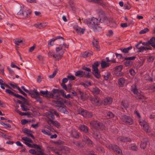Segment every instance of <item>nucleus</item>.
I'll use <instances>...</instances> for the list:
<instances>
[{
  "mask_svg": "<svg viewBox=\"0 0 155 155\" xmlns=\"http://www.w3.org/2000/svg\"><path fill=\"white\" fill-rule=\"evenodd\" d=\"M112 102V99L111 97H107L104 99V105H107L111 104Z\"/></svg>",
  "mask_w": 155,
  "mask_h": 155,
  "instance_id": "obj_19",
  "label": "nucleus"
},
{
  "mask_svg": "<svg viewBox=\"0 0 155 155\" xmlns=\"http://www.w3.org/2000/svg\"><path fill=\"white\" fill-rule=\"evenodd\" d=\"M91 125L95 128H100L102 130L105 129V126L101 123L96 121H93L90 123Z\"/></svg>",
  "mask_w": 155,
  "mask_h": 155,
  "instance_id": "obj_8",
  "label": "nucleus"
},
{
  "mask_svg": "<svg viewBox=\"0 0 155 155\" xmlns=\"http://www.w3.org/2000/svg\"><path fill=\"white\" fill-rule=\"evenodd\" d=\"M149 50H152L151 48L141 46L137 48V52H143L144 51H146Z\"/></svg>",
  "mask_w": 155,
  "mask_h": 155,
  "instance_id": "obj_16",
  "label": "nucleus"
},
{
  "mask_svg": "<svg viewBox=\"0 0 155 155\" xmlns=\"http://www.w3.org/2000/svg\"><path fill=\"white\" fill-rule=\"evenodd\" d=\"M115 54L116 57L118 58V59H121L122 57V55L121 54L116 53H115Z\"/></svg>",
  "mask_w": 155,
  "mask_h": 155,
  "instance_id": "obj_64",
  "label": "nucleus"
},
{
  "mask_svg": "<svg viewBox=\"0 0 155 155\" xmlns=\"http://www.w3.org/2000/svg\"><path fill=\"white\" fill-rule=\"evenodd\" d=\"M129 73L132 76H134L135 74V71L133 69H130L129 71Z\"/></svg>",
  "mask_w": 155,
  "mask_h": 155,
  "instance_id": "obj_62",
  "label": "nucleus"
},
{
  "mask_svg": "<svg viewBox=\"0 0 155 155\" xmlns=\"http://www.w3.org/2000/svg\"><path fill=\"white\" fill-rule=\"evenodd\" d=\"M147 139H143L141 141L140 144V147L141 148L144 149L146 147Z\"/></svg>",
  "mask_w": 155,
  "mask_h": 155,
  "instance_id": "obj_26",
  "label": "nucleus"
},
{
  "mask_svg": "<svg viewBox=\"0 0 155 155\" xmlns=\"http://www.w3.org/2000/svg\"><path fill=\"white\" fill-rule=\"evenodd\" d=\"M23 131L24 133L28 136L31 137L33 139H34L35 137L31 134V131L26 128H24Z\"/></svg>",
  "mask_w": 155,
  "mask_h": 155,
  "instance_id": "obj_18",
  "label": "nucleus"
},
{
  "mask_svg": "<svg viewBox=\"0 0 155 155\" xmlns=\"http://www.w3.org/2000/svg\"><path fill=\"white\" fill-rule=\"evenodd\" d=\"M85 74L82 71H78L75 73V75L79 77H82Z\"/></svg>",
  "mask_w": 155,
  "mask_h": 155,
  "instance_id": "obj_28",
  "label": "nucleus"
},
{
  "mask_svg": "<svg viewBox=\"0 0 155 155\" xmlns=\"http://www.w3.org/2000/svg\"><path fill=\"white\" fill-rule=\"evenodd\" d=\"M132 48V46H129L124 49H120V50L123 53H127Z\"/></svg>",
  "mask_w": 155,
  "mask_h": 155,
  "instance_id": "obj_34",
  "label": "nucleus"
},
{
  "mask_svg": "<svg viewBox=\"0 0 155 155\" xmlns=\"http://www.w3.org/2000/svg\"><path fill=\"white\" fill-rule=\"evenodd\" d=\"M28 120L26 119H23L21 120V124L22 125H25L28 122Z\"/></svg>",
  "mask_w": 155,
  "mask_h": 155,
  "instance_id": "obj_63",
  "label": "nucleus"
},
{
  "mask_svg": "<svg viewBox=\"0 0 155 155\" xmlns=\"http://www.w3.org/2000/svg\"><path fill=\"white\" fill-rule=\"evenodd\" d=\"M83 140L88 145L92 144L91 141L86 136H84Z\"/></svg>",
  "mask_w": 155,
  "mask_h": 155,
  "instance_id": "obj_24",
  "label": "nucleus"
},
{
  "mask_svg": "<svg viewBox=\"0 0 155 155\" xmlns=\"http://www.w3.org/2000/svg\"><path fill=\"white\" fill-rule=\"evenodd\" d=\"M132 64V61H127L124 62V64L126 66H128L131 65Z\"/></svg>",
  "mask_w": 155,
  "mask_h": 155,
  "instance_id": "obj_55",
  "label": "nucleus"
},
{
  "mask_svg": "<svg viewBox=\"0 0 155 155\" xmlns=\"http://www.w3.org/2000/svg\"><path fill=\"white\" fill-rule=\"evenodd\" d=\"M125 82V79L123 78H121L119 79L118 84L120 87H123Z\"/></svg>",
  "mask_w": 155,
  "mask_h": 155,
  "instance_id": "obj_31",
  "label": "nucleus"
},
{
  "mask_svg": "<svg viewBox=\"0 0 155 155\" xmlns=\"http://www.w3.org/2000/svg\"><path fill=\"white\" fill-rule=\"evenodd\" d=\"M21 109L24 111H27L29 110V109L28 107L24 104H22L21 105Z\"/></svg>",
  "mask_w": 155,
  "mask_h": 155,
  "instance_id": "obj_36",
  "label": "nucleus"
},
{
  "mask_svg": "<svg viewBox=\"0 0 155 155\" xmlns=\"http://www.w3.org/2000/svg\"><path fill=\"white\" fill-rule=\"evenodd\" d=\"M64 103L65 104L69 106H71V104L69 101L65 100H64Z\"/></svg>",
  "mask_w": 155,
  "mask_h": 155,
  "instance_id": "obj_56",
  "label": "nucleus"
},
{
  "mask_svg": "<svg viewBox=\"0 0 155 155\" xmlns=\"http://www.w3.org/2000/svg\"><path fill=\"white\" fill-rule=\"evenodd\" d=\"M148 89L153 91H155V85H152L149 86Z\"/></svg>",
  "mask_w": 155,
  "mask_h": 155,
  "instance_id": "obj_48",
  "label": "nucleus"
},
{
  "mask_svg": "<svg viewBox=\"0 0 155 155\" xmlns=\"http://www.w3.org/2000/svg\"><path fill=\"white\" fill-rule=\"evenodd\" d=\"M58 110L60 112H61L62 110L63 109V108H64V107L62 106H56Z\"/></svg>",
  "mask_w": 155,
  "mask_h": 155,
  "instance_id": "obj_60",
  "label": "nucleus"
},
{
  "mask_svg": "<svg viewBox=\"0 0 155 155\" xmlns=\"http://www.w3.org/2000/svg\"><path fill=\"white\" fill-rule=\"evenodd\" d=\"M52 92L54 95V99H58L60 97L58 90L57 89H53L52 90Z\"/></svg>",
  "mask_w": 155,
  "mask_h": 155,
  "instance_id": "obj_23",
  "label": "nucleus"
},
{
  "mask_svg": "<svg viewBox=\"0 0 155 155\" xmlns=\"http://www.w3.org/2000/svg\"><path fill=\"white\" fill-rule=\"evenodd\" d=\"M110 25L111 27L113 28H116L117 26V24L114 21L110 22Z\"/></svg>",
  "mask_w": 155,
  "mask_h": 155,
  "instance_id": "obj_50",
  "label": "nucleus"
},
{
  "mask_svg": "<svg viewBox=\"0 0 155 155\" xmlns=\"http://www.w3.org/2000/svg\"><path fill=\"white\" fill-rule=\"evenodd\" d=\"M107 115L110 118L113 117L114 116V114L110 112H107Z\"/></svg>",
  "mask_w": 155,
  "mask_h": 155,
  "instance_id": "obj_58",
  "label": "nucleus"
},
{
  "mask_svg": "<svg viewBox=\"0 0 155 155\" xmlns=\"http://www.w3.org/2000/svg\"><path fill=\"white\" fill-rule=\"evenodd\" d=\"M14 43L17 45H19L22 42V41L19 39L16 38L14 40Z\"/></svg>",
  "mask_w": 155,
  "mask_h": 155,
  "instance_id": "obj_42",
  "label": "nucleus"
},
{
  "mask_svg": "<svg viewBox=\"0 0 155 155\" xmlns=\"http://www.w3.org/2000/svg\"><path fill=\"white\" fill-rule=\"evenodd\" d=\"M154 59V57L153 56L150 57L148 59L147 61L149 62H153Z\"/></svg>",
  "mask_w": 155,
  "mask_h": 155,
  "instance_id": "obj_54",
  "label": "nucleus"
},
{
  "mask_svg": "<svg viewBox=\"0 0 155 155\" xmlns=\"http://www.w3.org/2000/svg\"><path fill=\"white\" fill-rule=\"evenodd\" d=\"M140 125L141 126H142L143 127H147V129H145L146 132L147 133L149 132L150 130L149 129V127L147 123L145 121L142 120L139 121Z\"/></svg>",
  "mask_w": 155,
  "mask_h": 155,
  "instance_id": "obj_15",
  "label": "nucleus"
},
{
  "mask_svg": "<svg viewBox=\"0 0 155 155\" xmlns=\"http://www.w3.org/2000/svg\"><path fill=\"white\" fill-rule=\"evenodd\" d=\"M55 40L54 38L50 39L48 41V47H50L51 46H53L54 44V42Z\"/></svg>",
  "mask_w": 155,
  "mask_h": 155,
  "instance_id": "obj_38",
  "label": "nucleus"
},
{
  "mask_svg": "<svg viewBox=\"0 0 155 155\" xmlns=\"http://www.w3.org/2000/svg\"><path fill=\"white\" fill-rule=\"evenodd\" d=\"M9 85L11 86V87H13V88H16L17 89H18V87H19L17 85V84H13L12 83H9Z\"/></svg>",
  "mask_w": 155,
  "mask_h": 155,
  "instance_id": "obj_61",
  "label": "nucleus"
},
{
  "mask_svg": "<svg viewBox=\"0 0 155 155\" xmlns=\"http://www.w3.org/2000/svg\"><path fill=\"white\" fill-rule=\"evenodd\" d=\"M46 96L48 97H51L54 98V93H52L50 92H48V93Z\"/></svg>",
  "mask_w": 155,
  "mask_h": 155,
  "instance_id": "obj_44",
  "label": "nucleus"
},
{
  "mask_svg": "<svg viewBox=\"0 0 155 155\" xmlns=\"http://www.w3.org/2000/svg\"><path fill=\"white\" fill-rule=\"evenodd\" d=\"M106 60L107 62L109 63V62H110L112 63H115L116 62L115 59H112L109 60L108 57H106Z\"/></svg>",
  "mask_w": 155,
  "mask_h": 155,
  "instance_id": "obj_45",
  "label": "nucleus"
},
{
  "mask_svg": "<svg viewBox=\"0 0 155 155\" xmlns=\"http://www.w3.org/2000/svg\"><path fill=\"white\" fill-rule=\"evenodd\" d=\"M63 97L66 98H70L72 99L73 98V97H72L69 94H68L67 95H66L65 94H64Z\"/></svg>",
  "mask_w": 155,
  "mask_h": 155,
  "instance_id": "obj_57",
  "label": "nucleus"
},
{
  "mask_svg": "<svg viewBox=\"0 0 155 155\" xmlns=\"http://www.w3.org/2000/svg\"><path fill=\"white\" fill-rule=\"evenodd\" d=\"M32 95L35 98L39 96L38 92L36 90H34L32 93Z\"/></svg>",
  "mask_w": 155,
  "mask_h": 155,
  "instance_id": "obj_39",
  "label": "nucleus"
},
{
  "mask_svg": "<svg viewBox=\"0 0 155 155\" xmlns=\"http://www.w3.org/2000/svg\"><path fill=\"white\" fill-rule=\"evenodd\" d=\"M5 92L6 93L9 94V95H12L16 97H17L21 99H24L25 98L22 96L18 94H16L14 93L12 91L9 89H7L5 90Z\"/></svg>",
  "mask_w": 155,
  "mask_h": 155,
  "instance_id": "obj_13",
  "label": "nucleus"
},
{
  "mask_svg": "<svg viewBox=\"0 0 155 155\" xmlns=\"http://www.w3.org/2000/svg\"><path fill=\"white\" fill-rule=\"evenodd\" d=\"M106 146L107 148L109 149H112L117 152L119 155H122L121 150L119 149L117 146L116 145L113 146L111 144L108 143L106 145Z\"/></svg>",
  "mask_w": 155,
  "mask_h": 155,
  "instance_id": "obj_6",
  "label": "nucleus"
},
{
  "mask_svg": "<svg viewBox=\"0 0 155 155\" xmlns=\"http://www.w3.org/2000/svg\"><path fill=\"white\" fill-rule=\"evenodd\" d=\"M92 52H88L87 51H85L83 52L82 54V56L83 58H85L93 55Z\"/></svg>",
  "mask_w": 155,
  "mask_h": 155,
  "instance_id": "obj_29",
  "label": "nucleus"
},
{
  "mask_svg": "<svg viewBox=\"0 0 155 155\" xmlns=\"http://www.w3.org/2000/svg\"><path fill=\"white\" fill-rule=\"evenodd\" d=\"M78 113L81 114L84 117L86 118H89L92 116V114L90 112L87 111L86 110L81 109L78 111Z\"/></svg>",
  "mask_w": 155,
  "mask_h": 155,
  "instance_id": "obj_9",
  "label": "nucleus"
},
{
  "mask_svg": "<svg viewBox=\"0 0 155 155\" xmlns=\"http://www.w3.org/2000/svg\"><path fill=\"white\" fill-rule=\"evenodd\" d=\"M121 120L124 122L129 125L132 124L133 121L131 117L126 115H123L120 117Z\"/></svg>",
  "mask_w": 155,
  "mask_h": 155,
  "instance_id": "obj_7",
  "label": "nucleus"
},
{
  "mask_svg": "<svg viewBox=\"0 0 155 155\" xmlns=\"http://www.w3.org/2000/svg\"><path fill=\"white\" fill-rule=\"evenodd\" d=\"M100 21L101 22H104L107 23L109 20L107 17L103 16L100 18V20L95 18L92 17L91 19H85L84 22L90 28L93 29L94 31H96L97 29V25L99 24Z\"/></svg>",
  "mask_w": 155,
  "mask_h": 155,
  "instance_id": "obj_1",
  "label": "nucleus"
},
{
  "mask_svg": "<svg viewBox=\"0 0 155 155\" xmlns=\"http://www.w3.org/2000/svg\"><path fill=\"white\" fill-rule=\"evenodd\" d=\"M74 28L78 33L80 34V30H81V28L78 25H75L74 26Z\"/></svg>",
  "mask_w": 155,
  "mask_h": 155,
  "instance_id": "obj_47",
  "label": "nucleus"
},
{
  "mask_svg": "<svg viewBox=\"0 0 155 155\" xmlns=\"http://www.w3.org/2000/svg\"><path fill=\"white\" fill-rule=\"evenodd\" d=\"M71 136L73 137L78 138L79 137V135L78 132L75 129H73L70 132Z\"/></svg>",
  "mask_w": 155,
  "mask_h": 155,
  "instance_id": "obj_20",
  "label": "nucleus"
},
{
  "mask_svg": "<svg viewBox=\"0 0 155 155\" xmlns=\"http://www.w3.org/2000/svg\"><path fill=\"white\" fill-rule=\"evenodd\" d=\"M110 64L108 62H107L105 61H101V65L102 68H104L106 67H109Z\"/></svg>",
  "mask_w": 155,
  "mask_h": 155,
  "instance_id": "obj_32",
  "label": "nucleus"
},
{
  "mask_svg": "<svg viewBox=\"0 0 155 155\" xmlns=\"http://www.w3.org/2000/svg\"><path fill=\"white\" fill-rule=\"evenodd\" d=\"M56 107L62 106L64 104V99L62 98H59L56 101Z\"/></svg>",
  "mask_w": 155,
  "mask_h": 155,
  "instance_id": "obj_22",
  "label": "nucleus"
},
{
  "mask_svg": "<svg viewBox=\"0 0 155 155\" xmlns=\"http://www.w3.org/2000/svg\"><path fill=\"white\" fill-rule=\"evenodd\" d=\"M76 90L80 95V98L81 100L84 101L87 99L88 96L85 93L81 91L79 89L77 88Z\"/></svg>",
  "mask_w": 155,
  "mask_h": 155,
  "instance_id": "obj_12",
  "label": "nucleus"
},
{
  "mask_svg": "<svg viewBox=\"0 0 155 155\" xmlns=\"http://www.w3.org/2000/svg\"><path fill=\"white\" fill-rule=\"evenodd\" d=\"M149 29L147 28H145L143 30H141L139 32L140 34H143L146 33L149 31Z\"/></svg>",
  "mask_w": 155,
  "mask_h": 155,
  "instance_id": "obj_43",
  "label": "nucleus"
},
{
  "mask_svg": "<svg viewBox=\"0 0 155 155\" xmlns=\"http://www.w3.org/2000/svg\"><path fill=\"white\" fill-rule=\"evenodd\" d=\"M123 69L122 66L119 65L116 66L114 69V74L117 76H120L123 74L121 71Z\"/></svg>",
  "mask_w": 155,
  "mask_h": 155,
  "instance_id": "obj_10",
  "label": "nucleus"
},
{
  "mask_svg": "<svg viewBox=\"0 0 155 155\" xmlns=\"http://www.w3.org/2000/svg\"><path fill=\"white\" fill-rule=\"evenodd\" d=\"M99 65L98 62H95L92 65L93 69V74L97 78H99L100 77V73L98 72L97 67Z\"/></svg>",
  "mask_w": 155,
  "mask_h": 155,
  "instance_id": "obj_5",
  "label": "nucleus"
},
{
  "mask_svg": "<svg viewBox=\"0 0 155 155\" xmlns=\"http://www.w3.org/2000/svg\"><path fill=\"white\" fill-rule=\"evenodd\" d=\"M93 47L95 48L97 50H99L100 48L98 45V42L97 41L95 40H94L93 41Z\"/></svg>",
  "mask_w": 155,
  "mask_h": 155,
  "instance_id": "obj_30",
  "label": "nucleus"
},
{
  "mask_svg": "<svg viewBox=\"0 0 155 155\" xmlns=\"http://www.w3.org/2000/svg\"><path fill=\"white\" fill-rule=\"evenodd\" d=\"M110 74L109 72H107L104 74L103 75V76L105 79L106 80H107L110 76Z\"/></svg>",
  "mask_w": 155,
  "mask_h": 155,
  "instance_id": "obj_41",
  "label": "nucleus"
},
{
  "mask_svg": "<svg viewBox=\"0 0 155 155\" xmlns=\"http://www.w3.org/2000/svg\"><path fill=\"white\" fill-rule=\"evenodd\" d=\"M130 149L132 150L136 151L137 150V148L135 145H132L130 148Z\"/></svg>",
  "mask_w": 155,
  "mask_h": 155,
  "instance_id": "obj_59",
  "label": "nucleus"
},
{
  "mask_svg": "<svg viewBox=\"0 0 155 155\" xmlns=\"http://www.w3.org/2000/svg\"><path fill=\"white\" fill-rule=\"evenodd\" d=\"M92 92L94 94L96 95L99 93L100 91L97 88L95 87L93 88Z\"/></svg>",
  "mask_w": 155,
  "mask_h": 155,
  "instance_id": "obj_40",
  "label": "nucleus"
},
{
  "mask_svg": "<svg viewBox=\"0 0 155 155\" xmlns=\"http://www.w3.org/2000/svg\"><path fill=\"white\" fill-rule=\"evenodd\" d=\"M21 140L24 141V143L28 147L31 148H34L38 150H41L40 147L38 145L32 143V140L27 137H24L21 138Z\"/></svg>",
  "mask_w": 155,
  "mask_h": 155,
  "instance_id": "obj_4",
  "label": "nucleus"
},
{
  "mask_svg": "<svg viewBox=\"0 0 155 155\" xmlns=\"http://www.w3.org/2000/svg\"><path fill=\"white\" fill-rule=\"evenodd\" d=\"M55 50L56 51L55 53L53 54L50 51L48 53V55L49 57H51L53 56L56 60L58 61L61 59L64 52V50L62 49V45H59L58 47L56 48Z\"/></svg>",
  "mask_w": 155,
  "mask_h": 155,
  "instance_id": "obj_2",
  "label": "nucleus"
},
{
  "mask_svg": "<svg viewBox=\"0 0 155 155\" xmlns=\"http://www.w3.org/2000/svg\"><path fill=\"white\" fill-rule=\"evenodd\" d=\"M52 112L53 111H52V109L50 110L49 111L47 112V115L51 117L52 119H54V116Z\"/></svg>",
  "mask_w": 155,
  "mask_h": 155,
  "instance_id": "obj_37",
  "label": "nucleus"
},
{
  "mask_svg": "<svg viewBox=\"0 0 155 155\" xmlns=\"http://www.w3.org/2000/svg\"><path fill=\"white\" fill-rule=\"evenodd\" d=\"M47 25L46 23H40L38 22L34 25V26L36 28H45Z\"/></svg>",
  "mask_w": 155,
  "mask_h": 155,
  "instance_id": "obj_17",
  "label": "nucleus"
},
{
  "mask_svg": "<svg viewBox=\"0 0 155 155\" xmlns=\"http://www.w3.org/2000/svg\"><path fill=\"white\" fill-rule=\"evenodd\" d=\"M91 101L93 104L97 105V104L99 102V99L98 97H95L92 99Z\"/></svg>",
  "mask_w": 155,
  "mask_h": 155,
  "instance_id": "obj_33",
  "label": "nucleus"
},
{
  "mask_svg": "<svg viewBox=\"0 0 155 155\" xmlns=\"http://www.w3.org/2000/svg\"><path fill=\"white\" fill-rule=\"evenodd\" d=\"M30 14L29 9L23 5L21 6L20 10L17 13V15L23 18L29 17Z\"/></svg>",
  "mask_w": 155,
  "mask_h": 155,
  "instance_id": "obj_3",
  "label": "nucleus"
},
{
  "mask_svg": "<svg viewBox=\"0 0 155 155\" xmlns=\"http://www.w3.org/2000/svg\"><path fill=\"white\" fill-rule=\"evenodd\" d=\"M36 151L34 149H31L29 150V152L32 154H36Z\"/></svg>",
  "mask_w": 155,
  "mask_h": 155,
  "instance_id": "obj_53",
  "label": "nucleus"
},
{
  "mask_svg": "<svg viewBox=\"0 0 155 155\" xmlns=\"http://www.w3.org/2000/svg\"><path fill=\"white\" fill-rule=\"evenodd\" d=\"M57 72V71H54L52 73V74L50 75L49 76V77L50 78H53L55 75L56 74Z\"/></svg>",
  "mask_w": 155,
  "mask_h": 155,
  "instance_id": "obj_52",
  "label": "nucleus"
},
{
  "mask_svg": "<svg viewBox=\"0 0 155 155\" xmlns=\"http://www.w3.org/2000/svg\"><path fill=\"white\" fill-rule=\"evenodd\" d=\"M80 130L85 133H87L88 131V128L87 127L83 125L80 126L79 127Z\"/></svg>",
  "mask_w": 155,
  "mask_h": 155,
  "instance_id": "obj_25",
  "label": "nucleus"
},
{
  "mask_svg": "<svg viewBox=\"0 0 155 155\" xmlns=\"http://www.w3.org/2000/svg\"><path fill=\"white\" fill-rule=\"evenodd\" d=\"M117 140L118 141H120L124 142H130L131 141V140L130 138L128 137H121L118 138Z\"/></svg>",
  "mask_w": 155,
  "mask_h": 155,
  "instance_id": "obj_21",
  "label": "nucleus"
},
{
  "mask_svg": "<svg viewBox=\"0 0 155 155\" xmlns=\"http://www.w3.org/2000/svg\"><path fill=\"white\" fill-rule=\"evenodd\" d=\"M129 105L126 101H122L121 105V107L122 109H126L128 107Z\"/></svg>",
  "mask_w": 155,
  "mask_h": 155,
  "instance_id": "obj_27",
  "label": "nucleus"
},
{
  "mask_svg": "<svg viewBox=\"0 0 155 155\" xmlns=\"http://www.w3.org/2000/svg\"><path fill=\"white\" fill-rule=\"evenodd\" d=\"M67 78L70 80H74L75 79V77L70 74H69L67 77Z\"/></svg>",
  "mask_w": 155,
  "mask_h": 155,
  "instance_id": "obj_49",
  "label": "nucleus"
},
{
  "mask_svg": "<svg viewBox=\"0 0 155 155\" xmlns=\"http://www.w3.org/2000/svg\"><path fill=\"white\" fill-rule=\"evenodd\" d=\"M46 121L48 124L50 126L53 125L58 128L60 127L59 123L56 121L53 120L49 118L46 119Z\"/></svg>",
  "mask_w": 155,
  "mask_h": 155,
  "instance_id": "obj_11",
  "label": "nucleus"
},
{
  "mask_svg": "<svg viewBox=\"0 0 155 155\" xmlns=\"http://www.w3.org/2000/svg\"><path fill=\"white\" fill-rule=\"evenodd\" d=\"M131 91L135 94H137L138 92L135 85H133L131 87Z\"/></svg>",
  "mask_w": 155,
  "mask_h": 155,
  "instance_id": "obj_35",
  "label": "nucleus"
},
{
  "mask_svg": "<svg viewBox=\"0 0 155 155\" xmlns=\"http://www.w3.org/2000/svg\"><path fill=\"white\" fill-rule=\"evenodd\" d=\"M136 58L135 56H132L130 57H127L125 58V60L126 61L127 60H134Z\"/></svg>",
  "mask_w": 155,
  "mask_h": 155,
  "instance_id": "obj_51",
  "label": "nucleus"
},
{
  "mask_svg": "<svg viewBox=\"0 0 155 155\" xmlns=\"http://www.w3.org/2000/svg\"><path fill=\"white\" fill-rule=\"evenodd\" d=\"M41 132L44 134L48 136H51L50 138L51 139L56 138L57 137V135L56 134H55L54 135H51V132L48 130H45L44 129H42L41 130Z\"/></svg>",
  "mask_w": 155,
  "mask_h": 155,
  "instance_id": "obj_14",
  "label": "nucleus"
},
{
  "mask_svg": "<svg viewBox=\"0 0 155 155\" xmlns=\"http://www.w3.org/2000/svg\"><path fill=\"white\" fill-rule=\"evenodd\" d=\"M150 45H151L152 44L154 43L155 42V37H152L148 41Z\"/></svg>",
  "mask_w": 155,
  "mask_h": 155,
  "instance_id": "obj_46",
  "label": "nucleus"
}]
</instances>
